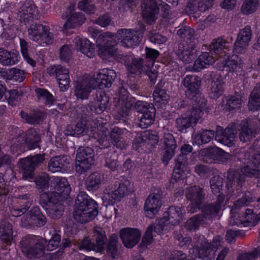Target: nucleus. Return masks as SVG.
Returning <instances> with one entry per match:
<instances>
[{
	"instance_id": "obj_1",
	"label": "nucleus",
	"mask_w": 260,
	"mask_h": 260,
	"mask_svg": "<svg viewBox=\"0 0 260 260\" xmlns=\"http://www.w3.org/2000/svg\"><path fill=\"white\" fill-rule=\"evenodd\" d=\"M51 183L54 185L55 190L42 193L40 196L39 203L48 216L58 219L63 214V202L69 199L71 187L66 178L57 177Z\"/></svg>"
},
{
	"instance_id": "obj_2",
	"label": "nucleus",
	"mask_w": 260,
	"mask_h": 260,
	"mask_svg": "<svg viewBox=\"0 0 260 260\" xmlns=\"http://www.w3.org/2000/svg\"><path fill=\"white\" fill-rule=\"evenodd\" d=\"M260 161L253 158L248 161L247 164L240 172L236 170H229L227 172L226 188L231 194L240 193L245 183L246 176L260 179Z\"/></svg>"
},
{
	"instance_id": "obj_3",
	"label": "nucleus",
	"mask_w": 260,
	"mask_h": 260,
	"mask_svg": "<svg viewBox=\"0 0 260 260\" xmlns=\"http://www.w3.org/2000/svg\"><path fill=\"white\" fill-rule=\"evenodd\" d=\"M98 203L84 191H79L75 200L73 216L78 222L86 223L93 220L99 213Z\"/></svg>"
},
{
	"instance_id": "obj_4",
	"label": "nucleus",
	"mask_w": 260,
	"mask_h": 260,
	"mask_svg": "<svg viewBox=\"0 0 260 260\" xmlns=\"http://www.w3.org/2000/svg\"><path fill=\"white\" fill-rule=\"evenodd\" d=\"M177 35L182 39L178 45V56L185 63H190L194 60L199 52L194 30L186 25L178 29Z\"/></svg>"
},
{
	"instance_id": "obj_5",
	"label": "nucleus",
	"mask_w": 260,
	"mask_h": 260,
	"mask_svg": "<svg viewBox=\"0 0 260 260\" xmlns=\"http://www.w3.org/2000/svg\"><path fill=\"white\" fill-rule=\"evenodd\" d=\"M129 92L127 89L121 87L119 89L118 100L115 105L118 116L122 118H127L134 109L140 114L147 111L151 103L138 101L129 98Z\"/></svg>"
},
{
	"instance_id": "obj_6",
	"label": "nucleus",
	"mask_w": 260,
	"mask_h": 260,
	"mask_svg": "<svg viewBox=\"0 0 260 260\" xmlns=\"http://www.w3.org/2000/svg\"><path fill=\"white\" fill-rule=\"evenodd\" d=\"M110 107L109 96L105 91L96 90L95 93L92 92L88 105H82L80 107L81 112L86 114V116L92 120L94 126H98V117H95L93 114H100L107 111Z\"/></svg>"
},
{
	"instance_id": "obj_7",
	"label": "nucleus",
	"mask_w": 260,
	"mask_h": 260,
	"mask_svg": "<svg viewBox=\"0 0 260 260\" xmlns=\"http://www.w3.org/2000/svg\"><path fill=\"white\" fill-rule=\"evenodd\" d=\"M46 240L34 235H27L20 242L21 251L24 256L29 259L40 258L46 250Z\"/></svg>"
},
{
	"instance_id": "obj_8",
	"label": "nucleus",
	"mask_w": 260,
	"mask_h": 260,
	"mask_svg": "<svg viewBox=\"0 0 260 260\" xmlns=\"http://www.w3.org/2000/svg\"><path fill=\"white\" fill-rule=\"evenodd\" d=\"M182 84L185 88L186 98L191 104L199 107L206 105L200 90L201 79L200 77L195 75H187L183 78Z\"/></svg>"
},
{
	"instance_id": "obj_9",
	"label": "nucleus",
	"mask_w": 260,
	"mask_h": 260,
	"mask_svg": "<svg viewBox=\"0 0 260 260\" xmlns=\"http://www.w3.org/2000/svg\"><path fill=\"white\" fill-rule=\"evenodd\" d=\"M119 39L116 35L108 32L106 35L100 34L96 40L98 54L102 59H108L115 56L117 52Z\"/></svg>"
},
{
	"instance_id": "obj_10",
	"label": "nucleus",
	"mask_w": 260,
	"mask_h": 260,
	"mask_svg": "<svg viewBox=\"0 0 260 260\" xmlns=\"http://www.w3.org/2000/svg\"><path fill=\"white\" fill-rule=\"evenodd\" d=\"M192 147L189 144H184L181 147V153L178 156L175 161L172 177L170 180V185L167 189H170L171 185L172 188L176 187V183L185 178V171L188 163L187 155L192 151Z\"/></svg>"
},
{
	"instance_id": "obj_11",
	"label": "nucleus",
	"mask_w": 260,
	"mask_h": 260,
	"mask_svg": "<svg viewBox=\"0 0 260 260\" xmlns=\"http://www.w3.org/2000/svg\"><path fill=\"white\" fill-rule=\"evenodd\" d=\"M159 138L155 131H146L141 132L134 138L133 149L140 153H147L156 148Z\"/></svg>"
},
{
	"instance_id": "obj_12",
	"label": "nucleus",
	"mask_w": 260,
	"mask_h": 260,
	"mask_svg": "<svg viewBox=\"0 0 260 260\" xmlns=\"http://www.w3.org/2000/svg\"><path fill=\"white\" fill-rule=\"evenodd\" d=\"M94 162V152L92 148L80 147L77 151L75 170L79 175L85 173Z\"/></svg>"
},
{
	"instance_id": "obj_13",
	"label": "nucleus",
	"mask_w": 260,
	"mask_h": 260,
	"mask_svg": "<svg viewBox=\"0 0 260 260\" xmlns=\"http://www.w3.org/2000/svg\"><path fill=\"white\" fill-rule=\"evenodd\" d=\"M16 179L15 174L13 169L7 170L5 174L0 173V208H4L6 199H9L13 190L14 184Z\"/></svg>"
},
{
	"instance_id": "obj_14",
	"label": "nucleus",
	"mask_w": 260,
	"mask_h": 260,
	"mask_svg": "<svg viewBox=\"0 0 260 260\" xmlns=\"http://www.w3.org/2000/svg\"><path fill=\"white\" fill-rule=\"evenodd\" d=\"M44 160V157L41 154L29 155L19 160L17 165L23 177L25 179L34 178V172Z\"/></svg>"
},
{
	"instance_id": "obj_15",
	"label": "nucleus",
	"mask_w": 260,
	"mask_h": 260,
	"mask_svg": "<svg viewBox=\"0 0 260 260\" xmlns=\"http://www.w3.org/2000/svg\"><path fill=\"white\" fill-rule=\"evenodd\" d=\"M28 31L30 39L41 45H49L53 42V35L46 25L37 23L32 24Z\"/></svg>"
},
{
	"instance_id": "obj_16",
	"label": "nucleus",
	"mask_w": 260,
	"mask_h": 260,
	"mask_svg": "<svg viewBox=\"0 0 260 260\" xmlns=\"http://www.w3.org/2000/svg\"><path fill=\"white\" fill-rule=\"evenodd\" d=\"M185 197L190 201L187 207L188 212L194 213L200 211V206L204 201L205 193L203 188L193 185L186 189Z\"/></svg>"
},
{
	"instance_id": "obj_17",
	"label": "nucleus",
	"mask_w": 260,
	"mask_h": 260,
	"mask_svg": "<svg viewBox=\"0 0 260 260\" xmlns=\"http://www.w3.org/2000/svg\"><path fill=\"white\" fill-rule=\"evenodd\" d=\"M21 221L22 227L28 229L35 226L42 227L46 224L47 219L41 208L36 206L23 216Z\"/></svg>"
},
{
	"instance_id": "obj_18",
	"label": "nucleus",
	"mask_w": 260,
	"mask_h": 260,
	"mask_svg": "<svg viewBox=\"0 0 260 260\" xmlns=\"http://www.w3.org/2000/svg\"><path fill=\"white\" fill-rule=\"evenodd\" d=\"M128 70L132 74L147 76L150 80L149 84L151 86H153L156 81L158 72L155 70L148 69L147 64H144L142 58L133 59L132 64L128 67Z\"/></svg>"
},
{
	"instance_id": "obj_19",
	"label": "nucleus",
	"mask_w": 260,
	"mask_h": 260,
	"mask_svg": "<svg viewBox=\"0 0 260 260\" xmlns=\"http://www.w3.org/2000/svg\"><path fill=\"white\" fill-rule=\"evenodd\" d=\"M47 73L51 77H55L59 85L60 90L67 91L71 82L69 70L60 64L53 65L47 68Z\"/></svg>"
},
{
	"instance_id": "obj_20",
	"label": "nucleus",
	"mask_w": 260,
	"mask_h": 260,
	"mask_svg": "<svg viewBox=\"0 0 260 260\" xmlns=\"http://www.w3.org/2000/svg\"><path fill=\"white\" fill-rule=\"evenodd\" d=\"M145 26H143V30H133L120 29L118 30V34L121 36L120 42L123 46L127 48H132L138 46L142 41L144 35Z\"/></svg>"
},
{
	"instance_id": "obj_21",
	"label": "nucleus",
	"mask_w": 260,
	"mask_h": 260,
	"mask_svg": "<svg viewBox=\"0 0 260 260\" xmlns=\"http://www.w3.org/2000/svg\"><path fill=\"white\" fill-rule=\"evenodd\" d=\"M201 111H198L192 108L190 113L183 114L176 120V127L178 131L182 133H186L195 125L201 117Z\"/></svg>"
},
{
	"instance_id": "obj_22",
	"label": "nucleus",
	"mask_w": 260,
	"mask_h": 260,
	"mask_svg": "<svg viewBox=\"0 0 260 260\" xmlns=\"http://www.w3.org/2000/svg\"><path fill=\"white\" fill-rule=\"evenodd\" d=\"M177 147L174 136L170 133L165 134L161 140L160 149L164 151L161 158L162 163L167 166L175 155Z\"/></svg>"
},
{
	"instance_id": "obj_23",
	"label": "nucleus",
	"mask_w": 260,
	"mask_h": 260,
	"mask_svg": "<svg viewBox=\"0 0 260 260\" xmlns=\"http://www.w3.org/2000/svg\"><path fill=\"white\" fill-rule=\"evenodd\" d=\"M142 8V16L144 21L149 25L153 24L157 18L160 9L156 1L144 0Z\"/></svg>"
},
{
	"instance_id": "obj_24",
	"label": "nucleus",
	"mask_w": 260,
	"mask_h": 260,
	"mask_svg": "<svg viewBox=\"0 0 260 260\" xmlns=\"http://www.w3.org/2000/svg\"><path fill=\"white\" fill-rule=\"evenodd\" d=\"M142 235L141 231L137 228H125L120 230V238L127 248H132L140 241Z\"/></svg>"
},
{
	"instance_id": "obj_25",
	"label": "nucleus",
	"mask_w": 260,
	"mask_h": 260,
	"mask_svg": "<svg viewBox=\"0 0 260 260\" xmlns=\"http://www.w3.org/2000/svg\"><path fill=\"white\" fill-rule=\"evenodd\" d=\"M201 153L203 161L209 164L224 162L227 159L228 153L217 147L204 149Z\"/></svg>"
},
{
	"instance_id": "obj_26",
	"label": "nucleus",
	"mask_w": 260,
	"mask_h": 260,
	"mask_svg": "<svg viewBox=\"0 0 260 260\" xmlns=\"http://www.w3.org/2000/svg\"><path fill=\"white\" fill-rule=\"evenodd\" d=\"M38 8L32 1H26L20 7L18 15L20 21L26 24L30 20L38 19Z\"/></svg>"
},
{
	"instance_id": "obj_27",
	"label": "nucleus",
	"mask_w": 260,
	"mask_h": 260,
	"mask_svg": "<svg viewBox=\"0 0 260 260\" xmlns=\"http://www.w3.org/2000/svg\"><path fill=\"white\" fill-rule=\"evenodd\" d=\"M161 205L160 196L157 193H150L145 200L144 206L145 216L150 219L154 218Z\"/></svg>"
},
{
	"instance_id": "obj_28",
	"label": "nucleus",
	"mask_w": 260,
	"mask_h": 260,
	"mask_svg": "<svg viewBox=\"0 0 260 260\" xmlns=\"http://www.w3.org/2000/svg\"><path fill=\"white\" fill-rule=\"evenodd\" d=\"M252 37L250 26L247 25L240 29L234 44L233 51L235 53L242 54L245 52V47L248 46Z\"/></svg>"
},
{
	"instance_id": "obj_29",
	"label": "nucleus",
	"mask_w": 260,
	"mask_h": 260,
	"mask_svg": "<svg viewBox=\"0 0 260 260\" xmlns=\"http://www.w3.org/2000/svg\"><path fill=\"white\" fill-rule=\"evenodd\" d=\"M116 73L114 70L103 69L97 74L95 79V86L99 88V90H102L105 88H109L116 78Z\"/></svg>"
},
{
	"instance_id": "obj_30",
	"label": "nucleus",
	"mask_w": 260,
	"mask_h": 260,
	"mask_svg": "<svg viewBox=\"0 0 260 260\" xmlns=\"http://www.w3.org/2000/svg\"><path fill=\"white\" fill-rule=\"evenodd\" d=\"M129 185L128 180L123 182H116L114 184L113 189L108 193L109 200L112 204H117L128 194V187Z\"/></svg>"
},
{
	"instance_id": "obj_31",
	"label": "nucleus",
	"mask_w": 260,
	"mask_h": 260,
	"mask_svg": "<svg viewBox=\"0 0 260 260\" xmlns=\"http://www.w3.org/2000/svg\"><path fill=\"white\" fill-rule=\"evenodd\" d=\"M129 185L128 180L123 182H116L114 184L113 189L108 193L109 200L112 204H117L128 194V187Z\"/></svg>"
},
{
	"instance_id": "obj_32",
	"label": "nucleus",
	"mask_w": 260,
	"mask_h": 260,
	"mask_svg": "<svg viewBox=\"0 0 260 260\" xmlns=\"http://www.w3.org/2000/svg\"><path fill=\"white\" fill-rule=\"evenodd\" d=\"M224 69L229 72H235L237 74L243 71V61L241 57L236 54H224L222 60Z\"/></svg>"
},
{
	"instance_id": "obj_33",
	"label": "nucleus",
	"mask_w": 260,
	"mask_h": 260,
	"mask_svg": "<svg viewBox=\"0 0 260 260\" xmlns=\"http://www.w3.org/2000/svg\"><path fill=\"white\" fill-rule=\"evenodd\" d=\"M30 194L25 193L19 196V199L23 201L20 205H12L9 207V212L14 217H19L25 213L32 204Z\"/></svg>"
},
{
	"instance_id": "obj_34",
	"label": "nucleus",
	"mask_w": 260,
	"mask_h": 260,
	"mask_svg": "<svg viewBox=\"0 0 260 260\" xmlns=\"http://www.w3.org/2000/svg\"><path fill=\"white\" fill-rule=\"evenodd\" d=\"M70 168V157L59 155L51 158L48 162V169L52 173L67 171Z\"/></svg>"
},
{
	"instance_id": "obj_35",
	"label": "nucleus",
	"mask_w": 260,
	"mask_h": 260,
	"mask_svg": "<svg viewBox=\"0 0 260 260\" xmlns=\"http://www.w3.org/2000/svg\"><path fill=\"white\" fill-rule=\"evenodd\" d=\"M18 51L16 49L8 50L0 48V63L4 66H13L17 64L20 59Z\"/></svg>"
},
{
	"instance_id": "obj_36",
	"label": "nucleus",
	"mask_w": 260,
	"mask_h": 260,
	"mask_svg": "<svg viewBox=\"0 0 260 260\" xmlns=\"http://www.w3.org/2000/svg\"><path fill=\"white\" fill-rule=\"evenodd\" d=\"M183 211H184V208L182 205L181 207L171 206L163 214L162 217L167 220V222L170 224L176 225L182 220L183 217Z\"/></svg>"
},
{
	"instance_id": "obj_37",
	"label": "nucleus",
	"mask_w": 260,
	"mask_h": 260,
	"mask_svg": "<svg viewBox=\"0 0 260 260\" xmlns=\"http://www.w3.org/2000/svg\"><path fill=\"white\" fill-rule=\"evenodd\" d=\"M20 116L26 123L31 125L39 124L47 117L46 113L39 109L34 110L29 113L21 111Z\"/></svg>"
},
{
	"instance_id": "obj_38",
	"label": "nucleus",
	"mask_w": 260,
	"mask_h": 260,
	"mask_svg": "<svg viewBox=\"0 0 260 260\" xmlns=\"http://www.w3.org/2000/svg\"><path fill=\"white\" fill-rule=\"evenodd\" d=\"M224 82L221 76L215 75L211 78L210 89L209 92V97L214 100H216L220 97L224 92Z\"/></svg>"
},
{
	"instance_id": "obj_39",
	"label": "nucleus",
	"mask_w": 260,
	"mask_h": 260,
	"mask_svg": "<svg viewBox=\"0 0 260 260\" xmlns=\"http://www.w3.org/2000/svg\"><path fill=\"white\" fill-rule=\"evenodd\" d=\"M77 47L81 52L89 58H92L95 54L94 44L85 38L77 37L75 39Z\"/></svg>"
},
{
	"instance_id": "obj_40",
	"label": "nucleus",
	"mask_w": 260,
	"mask_h": 260,
	"mask_svg": "<svg viewBox=\"0 0 260 260\" xmlns=\"http://www.w3.org/2000/svg\"><path fill=\"white\" fill-rule=\"evenodd\" d=\"M24 141L29 150L35 149L40 147L41 139L39 132L34 128L28 129L25 133Z\"/></svg>"
},
{
	"instance_id": "obj_41",
	"label": "nucleus",
	"mask_w": 260,
	"mask_h": 260,
	"mask_svg": "<svg viewBox=\"0 0 260 260\" xmlns=\"http://www.w3.org/2000/svg\"><path fill=\"white\" fill-rule=\"evenodd\" d=\"M13 226L12 224L6 219L0 221V238L2 241L9 245L13 240Z\"/></svg>"
},
{
	"instance_id": "obj_42",
	"label": "nucleus",
	"mask_w": 260,
	"mask_h": 260,
	"mask_svg": "<svg viewBox=\"0 0 260 260\" xmlns=\"http://www.w3.org/2000/svg\"><path fill=\"white\" fill-rule=\"evenodd\" d=\"M214 139V130L202 128L193 138L192 144L198 146L209 143Z\"/></svg>"
},
{
	"instance_id": "obj_43",
	"label": "nucleus",
	"mask_w": 260,
	"mask_h": 260,
	"mask_svg": "<svg viewBox=\"0 0 260 260\" xmlns=\"http://www.w3.org/2000/svg\"><path fill=\"white\" fill-rule=\"evenodd\" d=\"M215 61L214 57L209 52H204L200 55L194 60L193 69L196 72H200L202 69L207 68L210 64H212Z\"/></svg>"
},
{
	"instance_id": "obj_44",
	"label": "nucleus",
	"mask_w": 260,
	"mask_h": 260,
	"mask_svg": "<svg viewBox=\"0 0 260 260\" xmlns=\"http://www.w3.org/2000/svg\"><path fill=\"white\" fill-rule=\"evenodd\" d=\"M124 129H125L114 126L112 128L109 134L111 143L120 149H123L125 147L126 142L123 137Z\"/></svg>"
},
{
	"instance_id": "obj_45",
	"label": "nucleus",
	"mask_w": 260,
	"mask_h": 260,
	"mask_svg": "<svg viewBox=\"0 0 260 260\" xmlns=\"http://www.w3.org/2000/svg\"><path fill=\"white\" fill-rule=\"evenodd\" d=\"M92 89L88 82L85 80L80 81L75 86V95L77 100H87L90 93L92 92Z\"/></svg>"
},
{
	"instance_id": "obj_46",
	"label": "nucleus",
	"mask_w": 260,
	"mask_h": 260,
	"mask_svg": "<svg viewBox=\"0 0 260 260\" xmlns=\"http://www.w3.org/2000/svg\"><path fill=\"white\" fill-rule=\"evenodd\" d=\"M156 114V109L153 105H151L148 109L141 114L139 126L145 128L150 126L154 122Z\"/></svg>"
},
{
	"instance_id": "obj_47",
	"label": "nucleus",
	"mask_w": 260,
	"mask_h": 260,
	"mask_svg": "<svg viewBox=\"0 0 260 260\" xmlns=\"http://www.w3.org/2000/svg\"><path fill=\"white\" fill-rule=\"evenodd\" d=\"M228 42L222 37H218L213 40L209 45L210 53L212 55H218L219 57H222L224 54H226L224 49L225 45Z\"/></svg>"
},
{
	"instance_id": "obj_48",
	"label": "nucleus",
	"mask_w": 260,
	"mask_h": 260,
	"mask_svg": "<svg viewBox=\"0 0 260 260\" xmlns=\"http://www.w3.org/2000/svg\"><path fill=\"white\" fill-rule=\"evenodd\" d=\"M154 103L158 108H162L168 103L169 96L164 90L161 89L158 84L155 86L153 93Z\"/></svg>"
},
{
	"instance_id": "obj_49",
	"label": "nucleus",
	"mask_w": 260,
	"mask_h": 260,
	"mask_svg": "<svg viewBox=\"0 0 260 260\" xmlns=\"http://www.w3.org/2000/svg\"><path fill=\"white\" fill-rule=\"evenodd\" d=\"M201 213L199 215L203 220H210L215 217L219 213V208L215 207L212 203L206 204L200 207Z\"/></svg>"
},
{
	"instance_id": "obj_50",
	"label": "nucleus",
	"mask_w": 260,
	"mask_h": 260,
	"mask_svg": "<svg viewBox=\"0 0 260 260\" xmlns=\"http://www.w3.org/2000/svg\"><path fill=\"white\" fill-rule=\"evenodd\" d=\"M85 20L84 14L81 12L73 13L64 24L65 28H74L82 25Z\"/></svg>"
},
{
	"instance_id": "obj_51",
	"label": "nucleus",
	"mask_w": 260,
	"mask_h": 260,
	"mask_svg": "<svg viewBox=\"0 0 260 260\" xmlns=\"http://www.w3.org/2000/svg\"><path fill=\"white\" fill-rule=\"evenodd\" d=\"M248 107L251 111L260 110V82L256 84L254 90L251 93Z\"/></svg>"
},
{
	"instance_id": "obj_52",
	"label": "nucleus",
	"mask_w": 260,
	"mask_h": 260,
	"mask_svg": "<svg viewBox=\"0 0 260 260\" xmlns=\"http://www.w3.org/2000/svg\"><path fill=\"white\" fill-rule=\"evenodd\" d=\"M93 238L95 241L96 252H103L105 249L104 246L108 241L105 231L102 229L99 230L94 229L93 231Z\"/></svg>"
},
{
	"instance_id": "obj_53",
	"label": "nucleus",
	"mask_w": 260,
	"mask_h": 260,
	"mask_svg": "<svg viewBox=\"0 0 260 260\" xmlns=\"http://www.w3.org/2000/svg\"><path fill=\"white\" fill-rule=\"evenodd\" d=\"M204 222L203 218L200 215L197 214L187 219L184 223V227L187 231L196 232Z\"/></svg>"
},
{
	"instance_id": "obj_54",
	"label": "nucleus",
	"mask_w": 260,
	"mask_h": 260,
	"mask_svg": "<svg viewBox=\"0 0 260 260\" xmlns=\"http://www.w3.org/2000/svg\"><path fill=\"white\" fill-rule=\"evenodd\" d=\"M35 93L39 101H42L46 106H52L55 102L54 96L47 89L37 88Z\"/></svg>"
},
{
	"instance_id": "obj_55",
	"label": "nucleus",
	"mask_w": 260,
	"mask_h": 260,
	"mask_svg": "<svg viewBox=\"0 0 260 260\" xmlns=\"http://www.w3.org/2000/svg\"><path fill=\"white\" fill-rule=\"evenodd\" d=\"M118 239L116 235L112 234L109 236L106 251L113 259H115L118 255Z\"/></svg>"
},
{
	"instance_id": "obj_56",
	"label": "nucleus",
	"mask_w": 260,
	"mask_h": 260,
	"mask_svg": "<svg viewBox=\"0 0 260 260\" xmlns=\"http://www.w3.org/2000/svg\"><path fill=\"white\" fill-rule=\"evenodd\" d=\"M118 153L116 151L109 150L104 156V165L110 171H113L116 169L117 165Z\"/></svg>"
},
{
	"instance_id": "obj_57",
	"label": "nucleus",
	"mask_w": 260,
	"mask_h": 260,
	"mask_svg": "<svg viewBox=\"0 0 260 260\" xmlns=\"http://www.w3.org/2000/svg\"><path fill=\"white\" fill-rule=\"evenodd\" d=\"M102 181L101 175L96 172L91 174L86 181V187L89 191L98 190Z\"/></svg>"
},
{
	"instance_id": "obj_58",
	"label": "nucleus",
	"mask_w": 260,
	"mask_h": 260,
	"mask_svg": "<svg viewBox=\"0 0 260 260\" xmlns=\"http://www.w3.org/2000/svg\"><path fill=\"white\" fill-rule=\"evenodd\" d=\"M81 116L79 121L74 125L75 129H76V137H79L83 135V133L88 129V126L92 121L89 117L86 116V114L81 112Z\"/></svg>"
},
{
	"instance_id": "obj_59",
	"label": "nucleus",
	"mask_w": 260,
	"mask_h": 260,
	"mask_svg": "<svg viewBox=\"0 0 260 260\" xmlns=\"http://www.w3.org/2000/svg\"><path fill=\"white\" fill-rule=\"evenodd\" d=\"M159 52L151 48L146 47L145 48V62L148 69L154 70L153 66L155 60L159 55Z\"/></svg>"
},
{
	"instance_id": "obj_60",
	"label": "nucleus",
	"mask_w": 260,
	"mask_h": 260,
	"mask_svg": "<svg viewBox=\"0 0 260 260\" xmlns=\"http://www.w3.org/2000/svg\"><path fill=\"white\" fill-rule=\"evenodd\" d=\"M225 109L231 113H234L240 109L242 106V100L240 98L234 95L228 96L226 98Z\"/></svg>"
},
{
	"instance_id": "obj_61",
	"label": "nucleus",
	"mask_w": 260,
	"mask_h": 260,
	"mask_svg": "<svg viewBox=\"0 0 260 260\" xmlns=\"http://www.w3.org/2000/svg\"><path fill=\"white\" fill-rule=\"evenodd\" d=\"M258 5V0H245L241 7V12L243 15H249L257 10Z\"/></svg>"
},
{
	"instance_id": "obj_62",
	"label": "nucleus",
	"mask_w": 260,
	"mask_h": 260,
	"mask_svg": "<svg viewBox=\"0 0 260 260\" xmlns=\"http://www.w3.org/2000/svg\"><path fill=\"white\" fill-rule=\"evenodd\" d=\"M216 248L213 244L209 242L202 243L198 249L199 257L203 260H205L209 255L212 251H214Z\"/></svg>"
},
{
	"instance_id": "obj_63",
	"label": "nucleus",
	"mask_w": 260,
	"mask_h": 260,
	"mask_svg": "<svg viewBox=\"0 0 260 260\" xmlns=\"http://www.w3.org/2000/svg\"><path fill=\"white\" fill-rule=\"evenodd\" d=\"M255 132L249 127L246 122L241 127V131L239 134L240 140L243 142L250 141L253 137H255Z\"/></svg>"
},
{
	"instance_id": "obj_64",
	"label": "nucleus",
	"mask_w": 260,
	"mask_h": 260,
	"mask_svg": "<svg viewBox=\"0 0 260 260\" xmlns=\"http://www.w3.org/2000/svg\"><path fill=\"white\" fill-rule=\"evenodd\" d=\"M235 130L228 127L225 128L224 138L222 139L220 143L228 147H232L235 144Z\"/></svg>"
}]
</instances>
